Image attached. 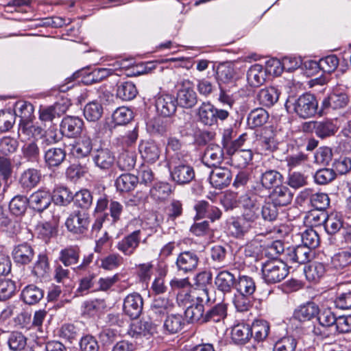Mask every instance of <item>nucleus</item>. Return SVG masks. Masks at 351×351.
<instances>
[{
	"label": "nucleus",
	"mask_w": 351,
	"mask_h": 351,
	"mask_svg": "<svg viewBox=\"0 0 351 351\" xmlns=\"http://www.w3.org/2000/svg\"><path fill=\"white\" fill-rule=\"evenodd\" d=\"M173 305L167 298L158 297L155 298L150 308V317L154 321L160 319L168 315Z\"/></svg>",
	"instance_id": "nucleus-24"
},
{
	"label": "nucleus",
	"mask_w": 351,
	"mask_h": 351,
	"mask_svg": "<svg viewBox=\"0 0 351 351\" xmlns=\"http://www.w3.org/2000/svg\"><path fill=\"white\" fill-rule=\"evenodd\" d=\"M303 130L306 132H314L317 137L324 139L334 136L338 130V127L332 120L325 119L306 122L303 125Z\"/></svg>",
	"instance_id": "nucleus-8"
},
{
	"label": "nucleus",
	"mask_w": 351,
	"mask_h": 351,
	"mask_svg": "<svg viewBox=\"0 0 351 351\" xmlns=\"http://www.w3.org/2000/svg\"><path fill=\"white\" fill-rule=\"evenodd\" d=\"M269 113L263 108L252 110L247 115V123L250 128L254 129L265 124L269 119Z\"/></svg>",
	"instance_id": "nucleus-36"
},
{
	"label": "nucleus",
	"mask_w": 351,
	"mask_h": 351,
	"mask_svg": "<svg viewBox=\"0 0 351 351\" xmlns=\"http://www.w3.org/2000/svg\"><path fill=\"white\" fill-rule=\"evenodd\" d=\"M235 288L237 293L245 295H252L256 291V283L253 278L246 276H239L236 281Z\"/></svg>",
	"instance_id": "nucleus-43"
},
{
	"label": "nucleus",
	"mask_w": 351,
	"mask_h": 351,
	"mask_svg": "<svg viewBox=\"0 0 351 351\" xmlns=\"http://www.w3.org/2000/svg\"><path fill=\"white\" fill-rule=\"evenodd\" d=\"M279 95L278 90L274 86H270L261 89L258 94V99L263 106L271 107L278 101Z\"/></svg>",
	"instance_id": "nucleus-40"
},
{
	"label": "nucleus",
	"mask_w": 351,
	"mask_h": 351,
	"mask_svg": "<svg viewBox=\"0 0 351 351\" xmlns=\"http://www.w3.org/2000/svg\"><path fill=\"white\" fill-rule=\"evenodd\" d=\"M306 279L313 282H318L326 273L325 265L319 262H313L304 269Z\"/></svg>",
	"instance_id": "nucleus-38"
},
{
	"label": "nucleus",
	"mask_w": 351,
	"mask_h": 351,
	"mask_svg": "<svg viewBox=\"0 0 351 351\" xmlns=\"http://www.w3.org/2000/svg\"><path fill=\"white\" fill-rule=\"evenodd\" d=\"M237 134V131L232 127L225 128L222 132L221 144L228 155H232L245 145H248L254 138L252 132H244L236 138Z\"/></svg>",
	"instance_id": "nucleus-4"
},
{
	"label": "nucleus",
	"mask_w": 351,
	"mask_h": 351,
	"mask_svg": "<svg viewBox=\"0 0 351 351\" xmlns=\"http://www.w3.org/2000/svg\"><path fill=\"white\" fill-rule=\"evenodd\" d=\"M28 199L30 207L41 213L51 205L53 197L49 190L40 189L34 192Z\"/></svg>",
	"instance_id": "nucleus-16"
},
{
	"label": "nucleus",
	"mask_w": 351,
	"mask_h": 351,
	"mask_svg": "<svg viewBox=\"0 0 351 351\" xmlns=\"http://www.w3.org/2000/svg\"><path fill=\"white\" fill-rule=\"evenodd\" d=\"M136 155L133 152H124L121 153L117 160V165L121 171H128L135 166Z\"/></svg>",
	"instance_id": "nucleus-63"
},
{
	"label": "nucleus",
	"mask_w": 351,
	"mask_h": 351,
	"mask_svg": "<svg viewBox=\"0 0 351 351\" xmlns=\"http://www.w3.org/2000/svg\"><path fill=\"white\" fill-rule=\"evenodd\" d=\"M227 316V305L219 303L210 307L205 313V323L219 322Z\"/></svg>",
	"instance_id": "nucleus-39"
},
{
	"label": "nucleus",
	"mask_w": 351,
	"mask_h": 351,
	"mask_svg": "<svg viewBox=\"0 0 351 351\" xmlns=\"http://www.w3.org/2000/svg\"><path fill=\"white\" fill-rule=\"evenodd\" d=\"M137 89L132 82H125L118 86L117 95L125 101L133 99L137 95Z\"/></svg>",
	"instance_id": "nucleus-57"
},
{
	"label": "nucleus",
	"mask_w": 351,
	"mask_h": 351,
	"mask_svg": "<svg viewBox=\"0 0 351 351\" xmlns=\"http://www.w3.org/2000/svg\"><path fill=\"white\" fill-rule=\"evenodd\" d=\"M83 128L84 121L82 119L77 117L66 116L60 123V132L66 138H77L81 134Z\"/></svg>",
	"instance_id": "nucleus-14"
},
{
	"label": "nucleus",
	"mask_w": 351,
	"mask_h": 351,
	"mask_svg": "<svg viewBox=\"0 0 351 351\" xmlns=\"http://www.w3.org/2000/svg\"><path fill=\"white\" fill-rule=\"evenodd\" d=\"M43 297L44 291L34 284L25 286L21 293V300L29 305L38 304Z\"/></svg>",
	"instance_id": "nucleus-31"
},
{
	"label": "nucleus",
	"mask_w": 351,
	"mask_h": 351,
	"mask_svg": "<svg viewBox=\"0 0 351 351\" xmlns=\"http://www.w3.org/2000/svg\"><path fill=\"white\" fill-rule=\"evenodd\" d=\"M297 343L294 337H284L276 342L274 351H295Z\"/></svg>",
	"instance_id": "nucleus-64"
},
{
	"label": "nucleus",
	"mask_w": 351,
	"mask_h": 351,
	"mask_svg": "<svg viewBox=\"0 0 351 351\" xmlns=\"http://www.w3.org/2000/svg\"><path fill=\"white\" fill-rule=\"evenodd\" d=\"M269 199L275 205L283 207L291 202L293 194L287 186L281 184L273 189L269 195Z\"/></svg>",
	"instance_id": "nucleus-26"
},
{
	"label": "nucleus",
	"mask_w": 351,
	"mask_h": 351,
	"mask_svg": "<svg viewBox=\"0 0 351 351\" xmlns=\"http://www.w3.org/2000/svg\"><path fill=\"white\" fill-rule=\"evenodd\" d=\"M90 222V215L83 210H75L71 213L65 221L67 230L74 234L87 232Z\"/></svg>",
	"instance_id": "nucleus-7"
},
{
	"label": "nucleus",
	"mask_w": 351,
	"mask_h": 351,
	"mask_svg": "<svg viewBox=\"0 0 351 351\" xmlns=\"http://www.w3.org/2000/svg\"><path fill=\"white\" fill-rule=\"evenodd\" d=\"M133 117V112L126 107L117 108L112 114L113 122L116 125H125L129 123Z\"/></svg>",
	"instance_id": "nucleus-61"
},
{
	"label": "nucleus",
	"mask_w": 351,
	"mask_h": 351,
	"mask_svg": "<svg viewBox=\"0 0 351 351\" xmlns=\"http://www.w3.org/2000/svg\"><path fill=\"white\" fill-rule=\"evenodd\" d=\"M335 306L340 309L351 308V289L340 287L335 300Z\"/></svg>",
	"instance_id": "nucleus-58"
},
{
	"label": "nucleus",
	"mask_w": 351,
	"mask_h": 351,
	"mask_svg": "<svg viewBox=\"0 0 351 351\" xmlns=\"http://www.w3.org/2000/svg\"><path fill=\"white\" fill-rule=\"evenodd\" d=\"M155 331L156 327L152 322L140 320L131 324L128 333L132 337L138 339L151 336Z\"/></svg>",
	"instance_id": "nucleus-29"
},
{
	"label": "nucleus",
	"mask_w": 351,
	"mask_h": 351,
	"mask_svg": "<svg viewBox=\"0 0 351 351\" xmlns=\"http://www.w3.org/2000/svg\"><path fill=\"white\" fill-rule=\"evenodd\" d=\"M265 194L256 192L253 187L239 197L243 208L261 210L263 198Z\"/></svg>",
	"instance_id": "nucleus-25"
},
{
	"label": "nucleus",
	"mask_w": 351,
	"mask_h": 351,
	"mask_svg": "<svg viewBox=\"0 0 351 351\" xmlns=\"http://www.w3.org/2000/svg\"><path fill=\"white\" fill-rule=\"evenodd\" d=\"M251 338L261 342L266 339L269 335L270 326L269 323L263 319L254 320L250 326Z\"/></svg>",
	"instance_id": "nucleus-35"
},
{
	"label": "nucleus",
	"mask_w": 351,
	"mask_h": 351,
	"mask_svg": "<svg viewBox=\"0 0 351 351\" xmlns=\"http://www.w3.org/2000/svg\"><path fill=\"white\" fill-rule=\"evenodd\" d=\"M283 180V176L279 171L274 169H268L261 174L259 182H256L252 187L256 192L265 194L266 190L275 189L281 185Z\"/></svg>",
	"instance_id": "nucleus-9"
},
{
	"label": "nucleus",
	"mask_w": 351,
	"mask_h": 351,
	"mask_svg": "<svg viewBox=\"0 0 351 351\" xmlns=\"http://www.w3.org/2000/svg\"><path fill=\"white\" fill-rule=\"evenodd\" d=\"M319 307L314 302H307L306 304L300 306L295 311V317L300 322L311 320L316 317L318 313Z\"/></svg>",
	"instance_id": "nucleus-41"
},
{
	"label": "nucleus",
	"mask_w": 351,
	"mask_h": 351,
	"mask_svg": "<svg viewBox=\"0 0 351 351\" xmlns=\"http://www.w3.org/2000/svg\"><path fill=\"white\" fill-rule=\"evenodd\" d=\"M40 141H30L25 143L22 147V152L25 158L28 161H38L40 158Z\"/></svg>",
	"instance_id": "nucleus-56"
},
{
	"label": "nucleus",
	"mask_w": 351,
	"mask_h": 351,
	"mask_svg": "<svg viewBox=\"0 0 351 351\" xmlns=\"http://www.w3.org/2000/svg\"><path fill=\"white\" fill-rule=\"evenodd\" d=\"M59 259L66 267L77 264L80 259L79 248L76 246H71L62 250Z\"/></svg>",
	"instance_id": "nucleus-47"
},
{
	"label": "nucleus",
	"mask_w": 351,
	"mask_h": 351,
	"mask_svg": "<svg viewBox=\"0 0 351 351\" xmlns=\"http://www.w3.org/2000/svg\"><path fill=\"white\" fill-rule=\"evenodd\" d=\"M155 105L159 114L164 117H169L175 113L178 104L174 96L162 94L156 97Z\"/></svg>",
	"instance_id": "nucleus-18"
},
{
	"label": "nucleus",
	"mask_w": 351,
	"mask_h": 351,
	"mask_svg": "<svg viewBox=\"0 0 351 351\" xmlns=\"http://www.w3.org/2000/svg\"><path fill=\"white\" fill-rule=\"evenodd\" d=\"M64 106L58 103L54 105L43 108L39 110V119L46 123H53L56 119L60 118L64 112Z\"/></svg>",
	"instance_id": "nucleus-32"
},
{
	"label": "nucleus",
	"mask_w": 351,
	"mask_h": 351,
	"mask_svg": "<svg viewBox=\"0 0 351 351\" xmlns=\"http://www.w3.org/2000/svg\"><path fill=\"white\" fill-rule=\"evenodd\" d=\"M185 326L183 316L178 313L167 315L163 322L162 332L165 335H176L181 332Z\"/></svg>",
	"instance_id": "nucleus-22"
},
{
	"label": "nucleus",
	"mask_w": 351,
	"mask_h": 351,
	"mask_svg": "<svg viewBox=\"0 0 351 351\" xmlns=\"http://www.w3.org/2000/svg\"><path fill=\"white\" fill-rule=\"evenodd\" d=\"M66 151L60 147H51L45 152V165L49 168L58 167L66 159Z\"/></svg>",
	"instance_id": "nucleus-30"
},
{
	"label": "nucleus",
	"mask_w": 351,
	"mask_h": 351,
	"mask_svg": "<svg viewBox=\"0 0 351 351\" xmlns=\"http://www.w3.org/2000/svg\"><path fill=\"white\" fill-rule=\"evenodd\" d=\"M250 143L248 145H245L244 146L247 147V149H237L234 153H233L231 156H233L232 160L236 163V165L240 168L245 167L253 158V154L252 152V146L250 145Z\"/></svg>",
	"instance_id": "nucleus-50"
},
{
	"label": "nucleus",
	"mask_w": 351,
	"mask_h": 351,
	"mask_svg": "<svg viewBox=\"0 0 351 351\" xmlns=\"http://www.w3.org/2000/svg\"><path fill=\"white\" fill-rule=\"evenodd\" d=\"M227 110L218 109L210 102H203L197 109V115L199 121L204 125L213 126L218 120L225 121L229 117Z\"/></svg>",
	"instance_id": "nucleus-6"
},
{
	"label": "nucleus",
	"mask_w": 351,
	"mask_h": 351,
	"mask_svg": "<svg viewBox=\"0 0 351 351\" xmlns=\"http://www.w3.org/2000/svg\"><path fill=\"white\" fill-rule=\"evenodd\" d=\"M14 261L19 265H25L32 262L34 257V250L27 243L15 245L12 251Z\"/></svg>",
	"instance_id": "nucleus-20"
},
{
	"label": "nucleus",
	"mask_w": 351,
	"mask_h": 351,
	"mask_svg": "<svg viewBox=\"0 0 351 351\" xmlns=\"http://www.w3.org/2000/svg\"><path fill=\"white\" fill-rule=\"evenodd\" d=\"M248 82L254 86H259L265 81L266 73L263 66L259 64L252 65L247 71Z\"/></svg>",
	"instance_id": "nucleus-46"
},
{
	"label": "nucleus",
	"mask_w": 351,
	"mask_h": 351,
	"mask_svg": "<svg viewBox=\"0 0 351 351\" xmlns=\"http://www.w3.org/2000/svg\"><path fill=\"white\" fill-rule=\"evenodd\" d=\"M104 113V109L101 104L97 101L88 103L84 108V117L88 121H97Z\"/></svg>",
	"instance_id": "nucleus-52"
},
{
	"label": "nucleus",
	"mask_w": 351,
	"mask_h": 351,
	"mask_svg": "<svg viewBox=\"0 0 351 351\" xmlns=\"http://www.w3.org/2000/svg\"><path fill=\"white\" fill-rule=\"evenodd\" d=\"M16 291L14 281L10 279L0 280V301H5L11 298Z\"/></svg>",
	"instance_id": "nucleus-62"
},
{
	"label": "nucleus",
	"mask_w": 351,
	"mask_h": 351,
	"mask_svg": "<svg viewBox=\"0 0 351 351\" xmlns=\"http://www.w3.org/2000/svg\"><path fill=\"white\" fill-rule=\"evenodd\" d=\"M234 64L231 62H223L219 64L217 67V79L221 83L231 82L235 76Z\"/></svg>",
	"instance_id": "nucleus-44"
},
{
	"label": "nucleus",
	"mask_w": 351,
	"mask_h": 351,
	"mask_svg": "<svg viewBox=\"0 0 351 351\" xmlns=\"http://www.w3.org/2000/svg\"><path fill=\"white\" fill-rule=\"evenodd\" d=\"M143 299L136 292L128 294L123 300V312L131 319H137L142 313Z\"/></svg>",
	"instance_id": "nucleus-15"
},
{
	"label": "nucleus",
	"mask_w": 351,
	"mask_h": 351,
	"mask_svg": "<svg viewBox=\"0 0 351 351\" xmlns=\"http://www.w3.org/2000/svg\"><path fill=\"white\" fill-rule=\"evenodd\" d=\"M209 180L214 188L221 189L230 184L232 173L228 168L216 167L210 172Z\"/></svg>",
	"instance_id": "nucleus-21"
},
{
	"label": "nucleus",
	"mask_w": 351,
	"mask_h": 351,
	"mask_svg": "<svg viewBox=\"0 0 351 351\" xmlns=\"http://www.w3.org/2000/svg\"><path fill=\"white\" fill-rule=\"evenodd\" d=\"M348 102L349 97L346 92L340 87H336L323 99L322 110L342 109L348 104Z\"/></svg>",
	"instance_id": "nucleus-11"
},
{
	"label": "nucleus",
	"mask_w": 351,
	"mask_h": 351,
	"mask_svg": "<svg viewBox=\"0 0 351 351\" xmlns=\"http://www.w3.org/2000/svg\"><path fill=\"white\" fill-rule=\"evenodd\" d=\"M171 180L178 185L184 186L191 183L195 177L193 167L183 158L180 153L172 156L168 162Z\"/></svg>",
	"instance_id": "nucleus-2"
},
{
	"label": "nucleus",
	"mask_w": 351,
	"mask_h": 351,
	"mask_svg": "<svg viewBox=\"0 0 351 351\" xmlns=\"http://www.w3.org/2000/svg\"><path fill=\"white\" fill-rule=\"evenodd\" d=\"M141 231L135 230L117 243V248L125 256L134 254L140 243Z\"/></svg>",
	"instance_id": "nucleus-23"
},
{
	"label": "nucleus",
	"mask_w": 351,
	"mask_h": 351,
	"mask_svg": "<svg viewBox=\"0 0 351 351\" xmlns=\"http://www.w3.org/2000/svg\"><path fill=\"white\" fill-rule=\"evenodd\" d=\"M262 276L267 284L278 283L284 280L289 274V267L279 259L267 260L262 264Z\"/></svg>",
	"instance_id": "nucleus-5"
},
{
	"label": "nucleus",
	"mask_w": 351,
	"mask_h": 351,
	"mask_svg": "<svg viewBox=\"0 0 351 351\" xmlns=\"http://www.w3.org/2000/svg\"><path fill=\"white\" fill-rule=\"evenodd\" d=\"M254 227V225L245 220L242 217L239 219H233L230 224V230L232 234L237 238L243 237Z\"/></svg>",
	"instance_id": "nucleus-51"
},
{
	"label": "nucleus",
	"mask_w": 351,
	"mask_h": 351,
	"mask_svg": "<svg viewBox=\"0 0 351 351\" xmlns=\"http://www.w3.org/2000/svg\"><path fill=\"white\" fill-rule=\"evenodd\" d=\"M285 256L287 261L291 263L305 264L311 258L312 250L303 244L290 247L286 249Z\"/></svg>",
	"instance_id": "nucleus-17"
},
{
	"label": "nucleus",
	"mask_w": 351,
	"mask_h": 351,
	"mask_svg": "<svg viewBox=\"0 0 351 351\" xmlns=\"http://www.w3.org/2000/svg\"><path fill=\"white\" fill-rule=\"evenodd\" d=\"M210 300L208 290L203 289L198 293H179L177 301L179 305L186 306L184 315L191 323L205 324L204 304Z\"/></svg>",
	"instance_id": "nucleus-1"
},
{
	"label": "nucleus",
	"mask_w": 351,
	"mask_h": 351,
	"mask_svg": "<svg viewBox=\"0 0 351 351\" xmlns=\"http://www.w3.org/2000/svg\"><path fill=\"white\" fill-rule=\"evenodd\" d=\"M172 192L171 185L167 182H158L150 189L152 198L157 202L167 199Z\"/></svg>",
	"instance_id": "nucleus-45"
},
{
	"label": "nucleus",
	"mask_w": 351,
	"mask_h": 351,
	"mask_svg": "<svg viewBox=\"0 0 351 351\" xmlns=\"http://www.w3.org/2000/svg\"><path fill=\"white\" fill-rule=\"evenodd\" d=\"M7 343L11 350L21 351L27 345V338L21 332L12 331L8 335Z\"/></svg>",
	"instance_id": "nucleus-53"
},
{
	"label": "nucleus",
	"mask_w": 351,
	"mask_h": 351,
	"mask_svg": "<svg viewBox=\"0 0 351 351\" xmlns=\"http://www.w3.org/2000/svg\"><path fill=\"white\" fill-rule=\"evenodd\" d=\"M138 149L142 158L147 162H155L160 157V148L154 141H143Z\"/></svg>",
	"instance_id": "nucleus-33"
},
{
	"label": "nucleus",
	"mask_w": 351,
	"mask_h": 351,
	"mask_svg": "<svg viewBox=\"0 0 351 351\" xmlns=\"http://www.w3.org/2000/svg\"><path fill=\"white\" fill-rule=\"evenodd\" d=\"M287 108H293L295 114L302 119L314 117L318 109V101L314 95L305 93L298 98L288 100Z\"/></svg>",
	"instance_id": "nucleus-3"
},
{
	"label": "nucleus",
	"mask_w": 351,
	"mask_h": 351,
	"mask_svg": "<svg viewBox=\"0 0 351 351\" xmlns=\"http://www.w3.org/2000/svg\"><path fill=\"white\" fill-rule=\"evenodd\" d=\"M92 160L95 166L102 172H108L115 165L116 158L114 152L108 148H99L91 154Z\"/></svg>",
	"instance_id": "nucleus-10"
},
{
	"label": "nucleus",
	"mask_w": 351,
	"mask_h": 351,
	"mask_svg": "<svg viewBox=\"0 0 351 351\" xmlns=\"http://www.w3.org/2000/svg\"><path fill=\"white\" fill-rule=\"evenodd\" d=\"M331 264L337 269H343L351 264V248L335 254L331 258Z\"/></svg>",
	"instance_id": "nucleus-59"
},
{
	"label": "nucleus",
	"mask_w": 351,
	"mask_h": 351,
	"mask_svg": "<svg viewBox=\"0 0 351 351\" xmlns=\"http://www.w3.org/2000/svg\"><path fill=\"white\" fill-rule=\"evenodd\" d=\"M236 281L234 275L228 270L220 271L215 278L217 289L224 293L231 292L236 286Z\"/></svg>",
	"instance_id": "nucleus-28"
},
{
	"label": "nucleus",
	"mask_w": 351,
	"mask_h": 351,
	"mask_svg": "<svg viewBox=\"0 0 351 351\" xmlns=\"http://www.w3.org/2000/svg\"><path fill=\"white\" fill-rule=\"evenodd\" d=\"M176 99L178 105L186 109L192 108L197 104V95L192 82L190 81L182 82L177 93Z\"/></svg>",
	"instance_id": "nucleus-12"
},
{
	"label": "nucleus",
	"mask_w": 351,
	"mask_h": 351,
	"mask_svg": "<svg viewBox=\"0 0 351 351\" xmlns=\"http://www.w3.org/2000/svg\"><path fill=\"white\" fill-rule=\"evenodd\" d=\"M256 149L260 152H271L277 148L276 141L273 132L270 131L269 134L265 132L257 139Z\"/></svg>",
	"instance_id": "nucleus-55"
},
{
	"label": "nucleus",
	"mask_w": 351,
	"mask_h": 351,
	"mask_svg": "<svg viewBox=\"0 0 351 351\" xmlns=\"http://www.w3.org/2000/svg\"><path fill=\"white\" fill-rule=\"evenodd\" d=\"M199 262V256L194 251H184L176 258V266L178 272L184 274L193 272Z\"/></svg>",
	"instance_id": "nucleus-13"
},
{
	"label": "nucleus",
	"mask_w": 351,
	"mask_h": 351,
	"mask_svg": "<svg viewBox=\"0 0 351 351\" xmlns=\"http://www.w3.org/2000/svg\"><path fill=\"white\" fill-rule=\"evenodd\" d=\"M250 325L237 324L234 326L231 332L232 339L238 344H244L251 338Z\"/></svg>",
	"instance_id": "nucleus-49"
},
{
	"label": "nucleus",
	"mask_w": 351,
	"mask_h": 351,
	"mask_svg": "<svg viewBox=\"0 0 351 351\" xmlns=\"http://www.w3.org/2000/svg\"><path fill=\"white\" fill-rule=\"evenodd\" d=\"M75 204L82 209H88L93 204V195L90 191L82 189L73 195Z\"/></svg>",
	"instance_id": "nucleus-60"
},
{
	"label": "nucleus",
	"mask_w": 351,
	"mask_h": 351,
	"mask_svg": "<svg viewBox=\"0 0 351 351\" xmlns=\"http://www.w3.org/2000/svg\"><path fill=\"white\" fill-rule=\"evenodd\" d=\"M28 204H29V202L26 196L17 195L10 200L9 209L13 215L21 216L25 214Z\"/></svg>",
	"instance_id": "nucleus-48"
},
{
	"label": "nucleus",
	"mask_w": 351,
	"mask_h": 351,
	"mask_svg": "<svg viewBox=\"0 0 351 351\" xmlns=\"http://www.w3.org/2000/svg\"><path fill=\"white\" fill-rule=\"evenodd\" d=\"M337 317L330 308L319 309L317 315V320L320 326L328 328L335 325Z\"/></svg>",
	"instance_id": "nucleus-54"
},
{
	"label": "nucleus",
	"mask_w": 351,
	"mask_h": 351,
	"mask_svg": "<svg viewBox=\"0 0 351 351\" xmlns=\"http://www.w3.org/2000/svg\"><path fill=\"white\" fill-rule=\"evenodd\" d=\"M51 195L53 197L52 202L56 205L60 206H68L74 198L72 193L67 188L63 186L55 188Z\"/></svg>",
	"instance_id": "nucleus-42"
},
{
	"label": "nucleus",
	"mask_w": 351,
	"mask_h": 351,
	"mask_svg": "<svg viewBox=\"0 0 351 351\" xmlns=\"http://www.w3.org/2000/svg\"><path fill=\"white\" fill-rule=\"evenodd\" d=\"M223 159V148L216 144L209 145L202 158L203 162L208 167H216Z\"/></svg>",
	"instance_id": "nucleus-27"
},
{
	"label": "nucleus",
	"mask_w": 351,
	"mask_h": 351,
	"mask_svg": "<svg viewBox=\"0 0 351 351\" xmlns=\"http://www.w3.org/2000/svg\"><path fill=\"white\" fill-rule=\"evenodd\" d=\"M41 178L40 170L35 168H28L21 173L19 183L23 190L29 191L38 185Z\"/></svg>",
	"instance_id": "nucleus-19"
},
{
	"label": "nucleus",
	"mask_w": 351,
	"mask_h": 351,
	"mask_svg": "<svg viewBox=\"0 0 351 351\" xmlns=\"http://www.w3.org/2000/svg\"><path fill=\"white\" fill-rule=\"evenodd\" d=\"M138 183L137 176L131 173H123L115 180V186L121 192H129L135 189Z\"/></svg>",
	"instance_id": "nucleus-37"
},
{
	"label": "nucleus",
	"mask_w": 351,
	"mask_h": 351,
	"mask_svg": "<svg viewBox=\"0 0 351 351\" xmlns=\"http://www.w3.org/2000/svg\"><path fill=\"white\" fill-rule=\"evenodd\" d=\"M92 150V139L88 136H83L73 145L72 154L77 158H83L89 156Z\"/></svg>",
	"instance_id": "nucleus-34"
}]
</instances>
